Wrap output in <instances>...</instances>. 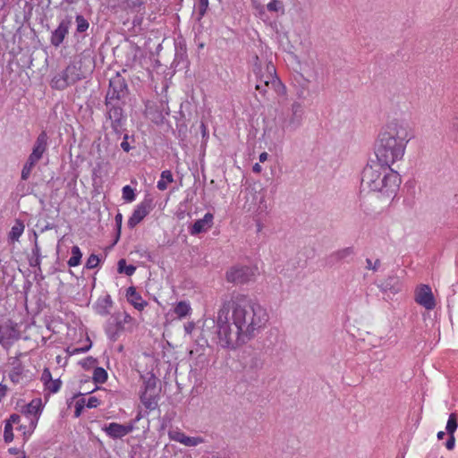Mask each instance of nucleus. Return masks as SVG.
Listing matches in <instances>:
<instances>
[{
	"mask_svg": "<svg viewBox=\"0 0 458 458\" xmlns=\"http://www.w3.org/2000/svg\"><path fill=\"white\" fill-rule=\"evenodd\" d=\"M269 321L267 310L244 294L224 301L216 317L217 344L229 350L252 339Z\"/></svg>",
	"mask_w": 458,
	"mask_h": 458,
	"instance_id": "obj_1",
	"label": "nucleus"
},
{
	"mask_svg": "<svg viewBox=\"0 0 458 458\" xmlns=\"http://www.w3.org/2000/svg\"><path fill=\"white\" fill-rule=\"evenodd\" d=\"M413 131L409 122L403 118L389 119L378 132L375 155L377 160L391 166L403 159L407 144L413 138Z\"/></svg>",
	"mask_w": 458,
	"mask_h": 458,
	"instance_id": "obj_2",
	"label": "nucleus"
},
{
	"mask_svg": "<svg viewBox=\"0 0 458 458\" xmlns=\"http://www.w3.org/2000/svg\"><path fill=\"white\" fill-rule=\"evenodd\" d=\"M253 72L257 76V81L263 83L265 86L271 87L278 93L284 94L285 87L276 77V67L271 62L266 64V71L263 72L261 62L259 56L256 55Z\"/></svg>",
	"mask_w": 458,
	"mask_h": 458,
	"instance_id": "obj_3",
	"label": "nucleus"
},
{
	"mask_svg": "<svg viewBox=\"0 0 458 458\" xmlns=\"http://www.w3.org/2000/svg\"><path fill=\"white\" fill-rule=\"evenodd\" d=\"M128 95V87L125 80L117 73L109 81L105 105L123 104V99Z\"/></svg>",
	"mask_w": 458,
	"mask_h": 458,
	"instance_id": "obj_4",
	"label": "nucleus"
},
{
	"mask_svg": "<svg viewBox=\"0 0 458 458\" xmlns=\"http://www.w3.org/2000/svg\"><path fill=\"white\" fill-rule=\"evenodd\" d=\"M400 181L399 174L396 172L391 169L385 170V174H382L379 182L377 183L378 186L371 188L370 191L379 192L384 196L391 198L395 195L399 188Z\"/></svg>",
	"mask_w": 458,
	"mask_h": 458,
	"instance_id": "obj_5",
	"label": "nucleus"
},
{
	"mask_svg": "<svg viewBox=\"0 0 458 458\" xmlns=\"http://www.w3.org/2000/svg\"><path fill=\"white\" fill-rule=\"evenodd\" d=\"M390 166L382 165L378 161L373 162L367 165L362 171L361 185L363 188L370 190L378 186L377 184L379 182L382 174H385V170H389Z\"/></svg>",
	"mask_w": 458,
	"mask_h": 458,
	"instance_id": "obj_6",
	"label": "nucleus"
},
{
	"mask_svg": "<svg viewBox=\"0 0 458 458\" xmlns=\"http://www.w3.org/2000/svg\"><path fill=\"white\" fill-rule=\"evenodd\" d=\"M81 79L80 70L75 64L68 65L62 72L55 75L51 81V87L55 89H64Z\"/></svg>",
	"mask_w": 458,
	"mask_h": 458,
	"instance_id": "obj_7",
	"label": "nucleus"
},
{
	"mask_svg": "<svg viewBox=\"0 0 458 458\" xmlns=\"http://www.w3.org/2000/svg\"><path fill=\"white\" fill-rule=\"evenodd\" d=\"M257 272V267L241 266L231 268L226 273V278L229 282L234 284H244L252 280Z\"/></svg>",
	"mask_w": 458,
	"mask_h": 458,
	"instance_id": "obj_8",
	"label": "nucleus"
},
{
	"mask_svg": "<svg viewBox=\"0 0 458 458\" xmlns=\"http://www.w3.org/2000/svg\"><path fill=\"white\" fill-rule=\"evenodd\" d=\"M153 199L149 196L144 198V199L136 206L132 215L128 220V226L130 228L135 227L140 224L153 209Z\"/></svg>",
	"mask_w": 458,
	"mask_h": 458,
	"instance_id": "obj_9",
	"label": "nucleus"
},
{
	"mask_svg": "<svg viewBox=\"0 0 458 458\" xmlns=\"http://www.w3.org/2000/svg\"><path fill=\"white\" fill-rule=\"evenodd\" d=\"M107 109V118L110 121L111 127L116 134H120L125 121L123 104L106 105Z\"/></svg>",
	"mask_w": 458,
	"mask_h": 458,
	"instance_id": "obj_10",
	"label": "nucleus"
},
{
	"mask_svg": "<svg viewBox=\"0 0 458 458\" xmlns=\"http://www.w3.org/2000/svg\"><path fill=\"white\" fill-rule=\"evenodd\" d=\"M20 336L16 324L8 321L0 326V344L4 348L8 349Z\"/></svg>",
	"mask_w": 458,
	"mask_h": 458,
	"instance_id": "obj_11",
	"label": "nucleus"
},
{
	"mask_svg": "<svg viewBox=\"0 0 458 458\" xmlns=\"http://www.w3.org/2000/svg\"><path fill=\"white\" fill-rule=\"evenodd\" d=\"M415 301L428 310L436 307V301L431 288L428 284H420L415 290Z\"/></svg>",
	"mask_w": 458,
	"mask_h": 458,
	"instance_id": "obj_12",
	"label": "nucleus"
},
{
	"mask_svg": "<svg viewBox=\"0 0 458 458\" xmlns=\"http://www.w3.org/2000/svg\"><path fill=\"white\" fill-rule=\"evenodd\" d=\"M377 285L383 293L395 295L402 291L403 281L397 275L392 274L381 280Z\"/></svg>",
	"mask_w": 458,
	"mask_h": 458,
	"instance_id": "obj_13",
	"label": "nucleus"
},
{
	"mask_svg": "<svg viewBox=\"0 0 458 458\" xmlns=\"http://www.w3.org/2000/svg\"><path fill=\"white\" fill-rule=\"evenodd\" d=\"M171 440L178 442L185 446L193 447L205 442L201 437H188L180 429H172L168 432Z\"/></svg>",
	"mask_w": 458,
	"mask_h": 458,
	"instance_id": "obj_14",
	"label": "nucleus"
},
{
	"mask_svg": "<svg viewBox=\"0 0 458 458\" xmlns=\"http://www.w3.org/2000/svg\"><path fill=\"white\" fill-rule=\"evenodd\" d=\"M157 386V379L155 377H150L148 380L144 383L145 390L140 394V400L142 403L148 409L154 408L156 405V400L154 397L155 390Z\"/></svg>",
	"mask_w": 458,
	"mask_h": 458,
	"instance_id": "obj_15",
	"label": "nucleus"
},
{
	"mask_svg": "<svg viewBox=\"0 0 458 458\" xmlns=\"http://www.w3.org/2000/svg\"><path fill=\"white\" fill-rule=\"evenodd\" d=\"M47 148L48 136L46 131H42L37 137L33 144L32 151L29 157L39 161L43 157L44 153L47 152Z\"/></svg>",
	"mask_w": 458,
	"mask_h": 458,
	"instance_id": "obj_16",
	"label": "nucleus"
},
{
	"mask_svg": "<svg viewBox=\"0 0 458 458\" xmlns=\"http://www.w3.org/2000/svg\"><path fill=\"white\" fill-rule=\"evenodd\" d=\"M22 354L20 353L15 357L9 358V365L11 369L9 371V377L14 384H18L21 381L24 374V366L22 365L20 357Z\"/></svg>",
	"mask_w": 458,
	"mask_h": 458,
	"instance_id": "obj_17",
	"label": "nucleus"
},
{
	"mask_svg": "<svg viewBox=\"0 0 458 458\" xmlns=\"http://www.w3.org/2000/svg\"><path fill=\"white\" fill-rule=\"evenodd\" d=\"M214 216L211 213H206L205 216L195 221V223L189 228V233L191 235H197L209 230L213 225Z\"/></svg>",
	"mask_w": 458,
	"mask_h": 458,
	"instance_id": "obj_18",
	"label": "nucleus"
},
{
	"mask_svg": "<svg viewBox=\"0 0 458 458\" xmlns=\"http://www.w3.org/2000/svg\"><path fill=\"white\" fill-rule=\"evenodd\" d=\"M70 25V20H63L58 27L52 32L50 42L54 47H57L63 43L68 34Z\"/></svg>",
	"mask_w": 458,
	"mask_h": 458,
	"instance_id": "obj_19",
	"label": "nucleus"
},
{
	"mask_svg": "<svg viewBox=\"0 0 458 458\" xmlns=\"http://www.w3.org/2000/svg\"><path fill=\"white\" fill-rule=\"evenodd\" d=\"M132 429L131 425H122L115 422H112L105 428L106 433L112 438H122L131 432Z\"/></svg>",
	"mask_w": 458,
	"mask_h": 458,
	"instance_id": "obj_20",
	"label": "nucleus"
},
{
	"mask_svg": "<svg viewBox=\"0 0 458 458\" xmlns=\"http://www.w3.org/2000/svg\"><path fill=\"white\" fill-rule=\"evenodd\" d=\"M127 301L138 310H143L148 305V302L144 301L141 295L136 291L134 286H130L126 291Z\"/></svg>",
	"mask_w": 458,
	"mask_h": 458,
	"instance_id": "obj_21",
	"label": "nucleus"
},
{
	"mask_svg": "<svg viewBox=\"0 0 458 458\" xmlns=\"http://www.w3.org/2000/svg\"><path fill=\"white\" fill-rule=\"evenodd\" d=\"M115 327H113L111 325L106 328V334L112 341H116L119 333L125 329V324L122 322L121 316L116 315L114 317Z\"/></svg>",
	"mask_w": 458,
	"mask_h": 458,
	"instance_id": "obj_22",
	"label": "nucleus"
},
{
	"mask_svg": "<svg viewBox=\"0 0 458 458\" xmlns=\"http://www.w3.org/2000/svg\"><path fill=\"white\" fill-rule=\"evenodd\" d=\"M174 313L179 319L186 318L191 313V307L190 302L186 301H181L177 302L174 308Z\"/></svg>",
	"mask_w": 458,
	"mask_h": 458,
	"instance_id": "obj_23",
	"label": "nucleus"
},
{
	"mask_svg": "<svg viewBox=\"0 0 458 458\" xmlns=\"http://www.w3.org/2000/svg\"><path fill=\"white\" fill-rule=\"evenodd\" d=\"M302 118L291 114L289 117H285L282 122V128L284 131H295L301 124Z\"/></svg>",
	"mask_w": 458,
	"mask_h": 458,
	"instance_id": "obj_24",
	"label": "nucleus"
},
{
	"mask_svg": "<svg viewBox=\"0 0 458 458\" xmlns=\"http://www.w3.org/2000/svg\"><path fill=\"white\" fill-rule=\"evenodd\" d=\"M24 228L25 226L23 222L20 219H17L9 233V240L13 242L18 241L23 233Z\"/></svg>",
	"mask_w": 458,
	"mask_h": 458,
	"instance_id": "obj_25",
	"label": "nucleus"
},
{
	"mask_svg": "<svg viewBox=\"0 0 458 458\" xmlns=\"http://www.w3.org/2000/svg\"><path fill=\"white\" fill-rule=\"evenodd\" d=\"M174 182V176L170 170H165L161 173L160 180L157 182V187L159 191H165L169 183Z\"/></svg>",
	"mask_w": 458,
	"mask_h": 458,
	"instance_id": "obj_26",
	"label": "nucleus"
},
{
	"mask_svg": "<svg viewBox=\"0 0 458 458\" xmlns=\"http://www.w3.org/2000/svg\"><path fill=\"white\" fill-rule=\"evenodd\" d=\"M41 410V400L34 399L24 408V413L26 415H30L37 417Z\"/></svg>",
	"mask_w": 458,
	"mask_h": 458,
	"instance_id": "obj_27",
	"label": "nucleus"
},
{
	"mask_svg": "<svg viewBox=\"0 0 458 458\" xmlns=\"http://www.w3.org/2000/svg\"><path fill=\"white\" fill-rule=\"evenodd\" d=\"M38 162V161L33 159L32 157H28V159L25 162V164L22 167V170H21V180L27 181L30 178V174Z\"/></svg>",
	"mask_w": 458,
	"mask_h": 458,
	"instance_id": "obj_28",
	"label": "nucleus"
},
{
	"mask_svg": "<svg viewBox=\"0 0 458 458\" xmlns=\"http://www.w3.org/2000/svg\"><path fill=\"white\" fill-rule=\"evenodd\" d=\"M107 372L105 369L101 367H97L94 369L92 378L95 383L103 384L107 380Z\"/></svg>",
	"mask_w": 458,
	"mask_h": 458,
	"instance_id": "obj_29",
	"label": "nucleus"
},
{
	"mask_svg": "<svg viewBox=\"0 0 458 458\" xmlns=\"http://www.w3.org/2000/svg\"><path fill=\"white\" fill-rule=\"evenodd\" d=\"M82 253L78 246L72 248V257L67 261L69 267H76L81 263Z\"/></svg>",
	"mask_w": 458,
	"mask_h": 458,
	"instance_id": "obj_30",
	"label": "nucleus"
},
{
	"mask_svg": "<svg viewBox=\"0 0 458 458\" xmlns=\"http://www.w3.org/2000/svg\"><path fill=\"white\" fill-rule=\"evenodd\" d=\"M136 270V267L133 265H126L125 259H120L118 261V272L123 273L126 276H132Z\"/></svg>",
	"mask_w": 458,
	"mask_h": 458,
	"instance_id": "obj_31",
	"label": "nucleus"
},
{
	"mask_svg": "<svg viewBox=\"0 0 458 458\" xmlns=\"http://www.w3.org/2000/svg\"><path fill=\"white\" fill-rule=\"evenodd\" d=\"M457 427H458V423L456 420V415H455V413H451L449 415V418H448V420L446 423V427H445L447 434L454 435V433L457 429Z\"/></svg>",
	"mask_w": 458,
	"mask_h": 458,
	"instance_id": "obj_32",
	"label": "nucleus"
},
{
	"mask_svg": "<svg viewBox=\"0 0 458 458\" xmlns=\"http://www.w3.org/2000/svg\"><path fill=\"white\" fill-rule=\"evenodd\" d=\"M76 23H77L76 30L79 33L85 32L89 29V26L88 21L81 14H78L76 16Z\"/></svg>",
	"mask_w": 458,
	"mask_h": 458,
	"instance_id": "obj_33",
	"label": "nucleus"
},
{
	"mask_svg": "<svg viewBox=\"0 0 458 458\" xmlns=\"http://www.w3.org/2000/svg\"><path fill=\"white\" fill-rule=\"evenodd\" d=\"M61 386H62V381L59 378H57V379H52L51 381H49L47 385H45V388L47 390H48L49 392L55 394L60 390Z\"/></svg>",
	"mask_w": 458,
	"mask_h": 458,
	"instance_id": "obj_34",
	"label": "nucleus"
},
{
	"mask_svg": "<svg viewBox=\"0 0 458 458\" xmlns=\"http://www.w3.org/2000/svg\"><path fill=\"white\" fill-rule=\"evenodd\" d=\"M123 199L127 202H132L135 199L134 190L130 185L123 188Z\"/></svg>",
	"mask_w": 458,
	"mask_h": 458,
	"instance_id": "obj_35",
	"label": "nucleus"
},
{
	"mask_svg": "<svg viewBox=\"0 0 458 458\" xmlns=\"http://www.w3.org/2000/svg\"><path fill=\"white\" fill-rule=\"evenodd\" d=\"M13 426H11V423H5L4 431V441L10 443L13 440Z\"/></svg>",
	"mask_w": 458,
	"mask_h": 458,
	"instance_id": "obj_36",
	"label": "nucleus"
},
{
	"mask_svg": "<svg viewBox=\"0 0 458 458\" xmlns=\"http://www.w3.org/2000/svg\"><path fill=\"white\" fill-rule=\"evenodd\" d=\"M98 263L99 258L95 254H91L87 259L86 267L89 269L95 268L98 267Z\"/></svg>",
	"mask_w": 458,
	"mask_h": 458,
	"instance_id": "obj_37",
	"label": "nucleus"
},
{
	"mask_svg": "<svg viewBox=\"0 0 458 458\" xmlns=\"http://www.w3.org/2000/svg\"><path fill=\"white\" fill-rule=\"evenodd\" d=\"M267 8L270 12H278L283 10V4L279 0H272L267 4Z\"/></svg>",
	"mask_w": 458,
	"mask_h": 458,
	"instance_id": "obj_38",
	"label": "nucleus"
},
{
	"mask_svg": "<svg viewBox=\"0 0 458 458\" xmlns=\"http://www.w3.org/2000/svg\"><path fill=\"white\" fill-rule=\"evenodd\" d=\"M381 262L379 259H376L374 262L370 259H366V268L374 272L377 271L380 267Z\"/></svg>",
	"mask_w": 458,
	"mask_h": 458,
	"instance_id": "obj_39",
	"label": "nucleus"
},
{
	"mask_svg": "<svg viewBox=\"0 0 458 458\" xmlns=\"http://www.w3.org/2000/svg\"><path fill=\"white\" fill-rule=\"evenodd\" d=\"M291 114L302 118V106L299 102H294L292 104Z\"/></svg>",
	"mask_w": 458,
	"mask_h": 458,
	"instance_id": "obj_40",
	"label": "nucleus"
},
{
	"mask_svg": "<svg viewBox=\"0 0 458 458\" xmlns=\"http://www.w3.org/2000/svg\"><path fill=\"white\" fill-rule=\"evenodd\" d=\"M84 406H86V401L84 398H81L76 402L74 411L75 417L81 416V411L84 409Z\"/></svg>",
	"mask_w": 458,
	"mask_h": 458,
	"instance_id": "obj_41",
	"label": "nucleus"
},
{
	"mask_svg": "<svg viewBox=\"0 0 458 458\" xmlns=\"http://www.w3.org/2000/svg\"><path fill=\"white\" fill-rule=\"evenodd\" d=\"M127 5L131 10L140 12L142 9L143 2L141 0H135L128 3Z\"/></svg>",
	"mask_w": 458,
	"mask_h": 458,
	"instance_id": "obj_42",
	"label": "nucleus"
},
{
	"mask_svg": "<svg viewBox=\"0 0 458 458\" xmlns=\"http://www.w3.org/2000/svg\"><path fill=\"white\" fill-rule=\"evenodd\" d=\"M208 7V0H199V14L201 18L207 12Z\"/></svg>",
	"mask_w": 458,
	"mask_h": 458,
	"instance_id": "obj_43",
	"label": "nucleus"
},
{
	"mask_svg": "<svg viewBox=\"0 0 458 458\" xmlns=\"http://www.w3.org/2000/svg\"><path fill=\"white\" fill-rule=\"evenodd\" d=\"M52 379L53 378L49 369L45 368L41 375V381L43 382L44 386L47 385Z\"/></svg>",
	"mask_w": 458,
	"mask_h": 458,
	"instance_id": "obj_44",
	"label": "nucleus"
},
{
	"mask_svg": "<svg viewBox=\"0 0 458 458\" xmlns=\"http://www.w3.org/2000/svg\"><path fill=\"white\" fill-rule=\"evenodd\" d=\"M353 253V250L352 248H345L343 250H340L336 252V256L339 259H344Z\"/></svg>",
	"mask_w": 458,
	"mask_h": 458,
	"instance_id": "obj_45",
	"label": "nucleus"
},
{
	"mask_svg": "<svg viewBox=\"0 0 458 458\" xmlns=\"http://www.w3.org/2000/svg\"><path fill=\"white\" fill-rule=\"evenodd\" d=\"M99 404V401L97 397L95 396H90L87 402H86V406L88 408H96L98 405Z\"/></svg>",
	"mask_w": 458,
	"mask_h": 458,
	"instance_id": "obj_46",
	"label": "nucleus"
},
{
	"mask_svg": "<svg viewBox=\"0 0 458 458\" xmlns=\"http://www.w3.org/2000/svg\"><path fill=\"white\" fill-rule=\"evenodd\" d=\"M21 421V416L18 414H12L10 418L5 421V423H11V426L13 424H19Z\"/></svg>",
	"mask_w": 458,
	"mask_h": 458,
	"instance_id": "obj_47",
	"label": "nucleus"
},
{
	"mask_svg": "<svg viewBox=\"0 0 458 458\" xmlns=\"http://www.w3.org/2000/svg\"><path fill=\"white\" fill-rule=\"evenodd\" d=\"M29 262H30V267H37L38 268V270H40L41 259H39L38 257L36 258L34 256H31Z\"/></svg>",
	"mask_w": 458,
	"mask_h": 458,
	"instance_id": "obj_48",
	"label": "nucleus"
},
{
	"mask_svg": "<svg viewBox=\"0 0 458 458\" xmlns=\"http://www.w3.org/2000/svg\"><path fill=\"white\" fill-rule=\"evenodd\" d=\"M114 220H115V224L117 226L118 237H119L120 232H121V227H122V222H123V215L121 213L116 214Z\"/></svg>",
	"mask_w": 458,
	"mask_h": 458,
	"instance_id": "obj_49",
	"label": "nucleus"
},
{
	"mask_svg": "<svg viewBox=\"0 0 458 458\" xmlns=\"http://www.w3.org/2000/svg\"><path fill=\"white\" fill-rule=\"evenodd\" d=\"M121 148L125 152H129L131 150V146H130V144L128 142V135L127 134H125L124 137H123V140L121 143Z\"/></svg>",
	"mask_w": 458,
	"mask_h": 458,
	"instance_id": "obj_50",
	"label": "nucleus"
},
{
	"mask_svg": "<svg viewBox=\"0 0 458 458\" xmlns=\"http://www.w3.org/2000/svg\"><path fill=\"white\" fill-rule=\"evenodd\" d=\"M35 237L37 238V234L35 233ZM32 256L36 258L41 259L40 248L38 244L37 240L35 241L34 248L32 249Z\"/></svg>",
	"mask_w": 458,
	"mask_h": 458,
	"instance_id": "obj_51",
	"label": "nucleus"
},
{
	"mask_svg": "<svg viewBox=\"0 0 458 458\" xmlns=\"http://www.w3.org/2000/svg\"><path fill=\"white\" fill-rule=\"evenodd\" d=\"M454 443H455V439H454V435H449V437L445 443V447L448 450H452L454 447Z\"/></svg>",
	"mask_w": 458,
	"mask_h": 458,
	"instance_id": "obj_52",
	"label": "nucleus"
},
{
	"mask_svg": "<svg viewBox=\"0 0 458 458\" xmlns=\"http://www.w3.org/2000/svg\"><path fill=\"white\" fill-rule=\"evenodd\" d=\"M195 329V323L194 322H188L184 325V331L187 335H191L193 330Z\"/></svg>",
	"mask_w": 458,
	"mask_h": 458,
	"instance_id": "obj_53",
	"label": "nucleus"
},
{
	"mask_svg": "<svg viewBox=\"0 0 458 458\" xmlns=\"http://www.w3.org/2000/svg\"><path fill=\"white\" fill-rule=\"evenodd\" d=\"M97 363V360L92 357H88L81 362L83 367H89Z\"/></svg>",
	"mask_w": 458,
	"mask_h": 458,
	"instance_id": "obj_54",
	"label": "nucleus"
},
{
	"mask_svg": "<svg viewBox=\"0 0 458 458\" xmlns=\"http://www.w3.org/2000/svg\"><path fill=\"white\" fill-rule=\"evenodd\" d=\"M120 316H121L122 322L123 324H125V325L126 324H131L132 321H133V318L129 314H127V313H123V314H122Z\"/></svg>",
	"mask_w": 458,
	"mask_h": 458,
	"instance_id": "obj_55",
	"label": "nucleus"
},
{
	"mask_svg": "<svg viewBox=\"0 0 458 458\" xmlns=\"http://www.w3.org/2000/svg\"><path fill=\"white\" fill-rule=\"evenodd\" d=\"M267 86H265L263 83L257 81L256 89L259 90L261 94H265L267 92Z\"/></svg>",
	"mask_w": 458,
	"mask_h": 458,
	"instance_id": "obj_56",
	"label": "nucleus"
},
{
	"mask_svg": "<svg viewBox=\"0 0 458 458\" xmlns=\"http://www.w3.org/2000/svg\"><path fill=\"white\" fill-rule=\"evenodd\" d=\"M89 349V347H85V348H74L70 353L71 354H77V353H81V352H87L88 350Z\"/></svg>",
	"mask_w": 458,
	"mask_h": 458,
	"instance_id": "obj_57",
	"label": "nucleus"
},
{
	"mask_svg": "<svg viewBox=\"0 0 458 458\" xmlns=\"http://www.w3.org/2000/svg\"><path fill=\"white\" fill-rule=\"evenodd\" d=\"M267 157H268V154L267 152H262L259 157V162L263 163V162L267 161Z\"/></svg>",
	"mask_w": 458,
	"mask_h": 458,
	"instance_id": "obj_58",
	"label": "nucleus"
},
{
	"mask_svg": "<svg viewBox=\"0 0 458 458\" xmlns=\"http://www.w3.org/2000/svg\"><path fill=\"white\" fill-rule=\"evenodd\" d=\"M252 171H253L254 173L259 174V173H260V172L262 171V167H261V165H260L259 163H256V164L253 165V167H252Z\"/></svg>",
	"mask_w": 458,
	"mask_h": 458,
	"instance_id": "obj_59",
	"label": "nucleus"
},
{
	"mask_svg": "<svg viewBox=\"0 0 458 458\" xmlns=\"http://www.w3.org/2000/svg\"><path fill=\"white\" fill-rule=\"evenodd\" d=\"M9 453L12 454H17L19 453V450L15 447H12L9 449Z\"/></svg>",
	"mask_w": 458,
	"mask_h": 458,
	"instance_id": "obj_60",
	"label": "nucleus"
},
{
	"mask_svg": "<svg viewBox=\"0 0 458 458\" xmlns=\"http://www.w3.org/2000/svg\"><path fill=\"white\" fill-rule=\"evenodd\" d=\"M445 435V432H444V431H439V432L437 433V438H438L439 440H441V439H443V438H444Z\"/></svg>",
	"mask_w": 458,
	"mask_h": 458,
	"instance_id": "obj_61",
	"label": "nucleus"
},
{
	"mask_svg": "<svg viewBox=\"0 0 458 458\" xmlns=\"http://www.w3.org/2000/svg\"><path fill=\"white\" fill-rule=\"evenodd\" d=\"M7 0H0V10H2Z\"/></svg>",
	"mask_w": 458,
	"mask_h": 458,
	"instance_id": "obj_62",
	"label": "nucleus"
},
{
	"mask_svg": "<svg viewBox=\"0 0 458 458\" xmlns=\"http://www.w3.org/2000/svg\"><path fill=\"white\" fill-rule=\"evenodd\" d=\"M67 4H75L78 0H64Z\"/></svg>",
	"mask_w": 458,
	"mask_h": 458,
	"instance_id": "obj_63",
	"label": "nucleus"
},
{
	"mask_svg": "<svg viewBox=\"0 0 458 458\" xmlns=\"http://www.w3.org/2000/svg\"><path fill=\"white\" fill-rule=\"evenodd\" d=\"M61 360H62V357H61V356H57V357H56V360H57V362H58V363L61 361Z\"/></svg>",
	"mask_w": 458,
	"mask_h": 458,
	"instance_id": "obj_64",
	"label": "nucleus"
}]
</instances>
